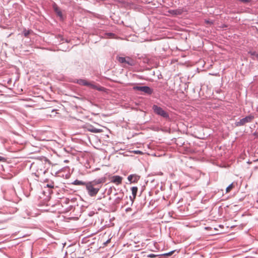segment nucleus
<instances>
[{"label":"nucleus","instance_id":"1","mask_svg":"<svg viewBox=\"0 0 258 258\" xmlns=\"http://www.w3.org/2000/svg\"><path fill=\"white\" fill-rule=\"evenodd\" d=\"M101 187V181L99 180L87 182L86 186L88 194L90 197L95 196L99 192Z\"/></svg>","mask_w":258,"mask_h":258},{"label":"nucleus","instance_id":"2","mask_svg":"<svg viewBox=\"0 0 258 258\" xmlns=\"http://www.w3.org/2000/svg\"><path fill=\"white\" fill-rule=\"evenodd\" d=\"M76 82L80 85L88 86L92 89L97 90L99 91H103L105 89L104 87L95 84L93 82H89L85 79H79L77 80Z\"/></svg>","mask_w":258,"mask_h":258},{"label":"nucleus","instance_id":"3","mask_svg":"<svg viewBox=\"0 0 258 258\" xmlns=\"http://www.w3.org/2000/svg\"><path fill=\"white\" fill-rule=\"evenodd\" d=\"M154 112L158 115H160L164 118H169V114L167 112L164 111L161 107L158 106L156 105H154L152 107Z\"/></svg>","mask_w":258,"mask_h":258},{"label":"nucleus","instance_id":"4","mask_svg":"<svg viewBox=\"0 0 258 258\" xmlns=\"http://www.w3.org/2000/svg\"><path fill=\"white\" fill-rule=\"evenodd\" d=\"M117 59L120 63H124L130 66H133L135 64L134 60L130 57L117 56Z\"/></svg>","mask_w":258,"mask_h":258},{"label":"nucleus","instance_id":"5","mask_svg":"<svg viewBox=\"0 0 258 258\" xmlns=\"http://www.w3.org/2000/svg\"><path fill=\"white\" fill-rule=\"evenodd\" d=\"M253 118V116H247L241 119L239 121L235 122V124L236 126H242L246 123L251 122Z\"/></svg>","mask_w":258,"mask_h":258},{"label":"nucleus","instance_id":"6","mask_svg":"<svg viewBox=\"0 0 258 258\" xmlns=\"http://www.w3.org/2000/svg\"><path fill=\"white\" fill-rule=\"evenodd\" d=\"M134 90L143 92L147 94H151L153 93V90L148 86H135L133 87Z\"/></svg>","mask_w":258,"mask_h":258},{"label":"nucleus","instance_id":"7","mask_svg":"<svg viewBox=\"0 0 258 258\" xmlns=\"http://www.w3.org/2000/svg\"><path fill=\"white\" fill-rule=\"evenodd\" d=\"M221 230H219L218 228L216 227H215L211 232H208L206 233L207 234L209 235H217L221 233H222L223 232L222 231V229L224 228V227H218Z\"/></svg>","mask_w":258,"mask_h":258},{"label":"nucleus","instance_id":"8","mask_svg":"<svg viewBox=\"0 0 258 258\" xmlns=\"http://www.w3.org/2000/svg\"><path fill=\"white\" fill-rule=\"evenodd\" d=\"M122 178L121 176L115 175L112 177L111 181L116 185H119L122 182Z\"/></svg>","mask_w":258,"mask_h":258},{"label":"nucleus","instance_id":"9","mask_svg":"<svg viewBox=\"0 0 258 258\" xmlns=\"http://www.w3.org/2000/svg\"><path fill=\"white\" fill-rule=\"evenodd\" d=\"M140 178V176L136 174L130 175L128 177V180L131 182H137Z\"/></svg>","mask_w":258,"mask_h":258},{"label":"nucleus","instance_id":"10","mask_svg":"<svg viewBox=\"0 0 258 258\" xmlns=\"http://www.w3.org/2000/svg\"><path fill=\"white\" fill-rule=\"evenodd\" d=\"M87 130L93 133H100L102 132V129L96 128L92 125L88 126Z\"/></svg>","mask_w":258,"mask_h":258},{"label":"nucleus","instance_id":"11","mask_svg":"<svg viewBox=\"0 0 258 258\" xmlns=\"http://www.w3.org/2000/svg\"><path fill=\"white\" fill-rule=\"evenodd\" d=\"M53 9L57 15L60 18L62 19V14L60 9L55 4L53 6Z\"/></svg>","mask_w":258,"mask_h":258},{"label":"nucleus","instance_id":"12","mask_svg":"<svg viewBox=\"0 0 258 258\" xmlns=\"http://www.w3.org/2000/svg\"><path fill=\"white\" fill-rule=\"evenodd\" d=\"M138 189V188L137 186H134L131 188L132 193L133 196V200H132V201L136 198Z\"/></svg>","mask_w":258,"mask_h":258},{"label":"nucleus","instance_id":"13","mask_svg":"<svg viewBox=\"0 0 258 258\" xmlns=\"http://www.w3.org/2000/svg\"><path fill=\"white\" fill-rule=\"evenodd\" d=\"M86 183H87V182H83L82 181L79 180H76L73 183V184H74V185H85V186H86Z\"/></svg>","mask_w":258,"mask_h":258},{"label":"nucleus","instance_id":"14","mask_svg":"<svg viewBox=\"0 0 258 258\" xmlns=\"http://www.w3.org/2000/svg\"><path fill=\"white\" fill-rule=\"evenodd\" d=\"M175 251V250H172V251H170L169 252L162 254H161V255H162V256H170L172 254H173L174 253Z\"/></svg>","mask_w":258,"mask_h":258},{"label":"nucleus","instance_id":"15","mask_svg":"<svg viewBox=\"0 0 258 258\" xmlns=\"http://www.w3.org/2000/svg\"><path fill=\"white\" fill-rule=\"evenodd\" d=\"M233 187V183L230 184L226 189V192H229Z\"/></svg>","mask_w":258,"mask_h":258},{"label":"nucleus","instance_id":"16","mask_svg":"<svg viewBox=\"0 0 258 258\" xmlns=\"http://www.w3.org/2000/svg\"><path fill=\"white\" fill-rule=\"evenodd\" d=\"M30 33V31L29 30H27L26 29H25L23 31V34L25 37H27L28 35Z\"/></svg>","mask_w":258,"mask_h":258},{"label":"nucleus","instance_id":"17","mask_svg":"<svg viewBox=\"0 0 258 258\" xmlns=\"http://www.w3.org/2000/svg\"><path fill=\"white\" fill-rule=\"evenodd\" d=\"M204 230L209 231V230H212V228L211 227H205Z\"/></svg>","mask_w":258,"mask_h":258},{"label":"nucleus","instance_id":"18","mask_svg":"<svg viewBox=\"0 0 258 258\" xmlns=\"http://www.w3.org/2000/svg\"><path fill=\"white\" fill-rule=\"evenodd\" d=\"M157 256V255H155V254H152H152H148V255H147V257L152 258V257H156V256Z\"/></svg>","mask_w":258,"mask_h":258},{"label":"nucleus","instance_id":"19","mask_svg":"<svg viewBox=\"0 0 258 258\" xmlns=\"http://www.w3.org/2000/svg\"><path fill=\"white\" fill-rule=\"evenodd\" d=\"M173 13L175 15H178L180 14V12L178 10H173L172 11Z\"/></svg>","mask_w":258,"mask_h":258},{"label":"nucleus","instance_id":"20","mask_svg":"<svg viewBox=\"0 0 258 258\" xmlns=\"http://www.w3.org/2000/svg\"><path fill=\"white\" fill-rule=\"evenodd\" d=\"M4 160H5V158L4 157L0 156V161H3Z\"/></svg>","mask_w":258,"mask_h":258},{"label":"nucleus","instance_id":"21","mask_svg":"<svg viewBox=\"0 0 258 258\" xmlns=\"http://www.w3.org/2000/svg\"><path fill=\"white\" fill-rule=\"evenodd\" d=\"M150 244H154V245H155V244H157V242H154L153 241H152L151 243H150ZM155 246L156 248V246L155 245Z\"/></svg>","mask_w":258,"mask_h":258},{"label":"nucleus","instance_id":"22","mask_svg":"<svg viewBox=\"0 0 258 258\" xmlns=\"http://www.w3.org/2000/svg\"><path fill=\"white\" fill-rule=\"evenodd\" d=\"M40 166H43V164L41 162H40L39 164H38Z\"/></svg>","mask_w":258,"mask_h":258},{"label":"nucleus","instance_id":"23","mask_svg":"<svg viewBox=\"0 0 258 258\" xmlns=\"http://www.w3.org/2000/svg\"><path fill=\"white\" fill-rule=\"evenodd\" d=\"M109 241H110V240H107L104 243L106 244V243H108Z\"/></svg>","mask_w":258,"mask_h":258},{"label":"nucleus","instance_id":"24","mask_svg":"<svg viewBox=\"0 0 258 258\" xmlns=\"http://www.w3.org/2000/svg\"><path fill=\"white\" fill-rule=\"evenodd\" d=\"M36 164H35L34 163H33L32 164V166L33 167H34V166H36Z\"/></svg>","mask_w":258,"mask_h":258},{"label":"nucleus","instance_id":"25","mask_svg":"<svg viewBox=\"0 0 258 258\" xmlns=\"http://www.w3.org/2000/svg\"><path fill=\"white\" fill-rule=\"evenodd\" d=\"M254 161V162H257V161H258V158H257V159L255 160Z\"/></svg>","mask_w":258,"mask_h":258},{"label":"nucleus","instance_id":"26","mask_svg":"<svg viewBox=\"0 0 258 258\" xmlns=\"http://www.w3.org/2000/svg\"><path fill=\"white\" fill-rule=\"evenodd\" d=\"M113 35V34H112V33H109V35Z\"/></svg>","mask_w":258,"mask_h":258}]
</instances>
